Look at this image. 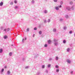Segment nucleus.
Wrapping results in <instances>:
<instances>
[{
  "label": "nucleus",
  "instance_id": "24",
  "mask_svg": "<svg viewBox=\"0 0 75 75\" xmlns=\"http://www.w3.org/2000/svg\"><path fill=\"white\" fill-rule=\"evenodd\" d=\"M72 31H70L69 32V34H72Z\"/></svg>",
  "mask_w": 75,
  "mask_h": 75
},
{
  "label": "nucleus",
  "instance_id": "34",
  "mask_svg": "<svg viewBox=\"0 0 75 75\" xmlns=\"http://www.w3.org/2000/svg\"><path fill=\"white\" fill-rule=\"evenodd\" d=\"M4 71V69H2V72H3Z\"/></svg>",
  "mask_w": 75,
  "mask_h": 75
},
{
  "label": "nucleus",
  "instance_id": "25",
  "mask_svg": "<svg viewBox=\"0 0 75 75\" xmlns=\"http://www.w3.org/2000/svg\"><path fill=\"white\" fill-rule=\"evenodd\" d=\"M56 60H58V57H56Z\"/></svg>",
  "mask_w": 75,
  "mask_h": 75
},
{
  "label": "nucleus",
  "instance_id": "46",
  "mask_svg": "<svg viewBox=\"0 0 75 75\" xmlns=\"http://www.w3.org/2000/svg\"><path fill=\"white\" fill-rule=\"evenodd\" d=\"M50 59V60H51L52 59Z\"/></svg>",
  "mask_w": 75,
  "mask_h": 75
},
{
  "label": "nucleus",
  "instance_id": "6",
  "mask_svg": "<svg viewBox=\"0 0 75 75\" xmlns=\"http://www.w3.org/2000/svg\"><path fill=\"white\" fill-rule=\"evenodd\" d=\"M67 63H68L69 64H70L71 63V61L69 59H68L67 60Z\"/></svg>",
  "mask_w": 75,
  "mask_h": 75
},
{
  "label": "nucleus",
  "instance_id": "12",
  "mask_svg": "<svg viewBox=\"0 0 75 75\" xmlns=\"http://www.w3.org/2000/svg\"><path fill=\"white\" fill-rule=\"evenodd\" d=\"M7 74H8V75H9V74H10V72L9 71H7Z\"/></svg>",
  "mask_w": 75,
  "mask_h": 75
},
{
  "label": "nucleus",
  "instance_id": "28",
  "mask_svg": "<svg viewBox=\"0 0 75 75\" xmlns=\"http://www.w3.org/2000/svg\"><path fill=\"white\" fill-rule=\"evenodd\" d=\"M66 18H68V15H66Z\"/></svg>",
  "mask_w": 75,
  "mask_h": 75
},
{
  "label": "nucleus",
  "instance_id": "38",
  "mask_svg": "<svg viewBox=\"0 0 75 75\" xmlns=\"http://www.w3.org/2000/svg\"><path fill=\"white\" fill-rule=\"evenodd\" d=\"M35 37V34H34L33 35V37Z\"/></svg>",
  "mask_w": 75,
  "mask_h": 75
},
{
  "label": "nucleus",
  "instance_id": "22",
  "mask_svg": "<svg viewBox=\"0 0 75 75\" xmlns=\"http://www.w3.org/2000/svg\"><path fill=\"white\" fill-rule=\"evenodd\" d=\"M45 47H47V44H45Z\"/></svg>",
  "mask_w": 75,
  "mask_h": 75
},
{
  "label": "nucleus",
  "instance_id": "10",
  "mask_svg": "<svg viewBox=\"0 0 75 75\" xmlns=\"http://www.w3.org/2000/svg\"><path fill=\"white\" fill-rule=\"evenodd\" d=\"M70 4L71 5L72 4H73V2L72 1H70Z\"/></svg>",
  "mask_w": 75,
  "mask_h": 75
},
{
  "label": "nucleus",
  "instance_id": "49",
  "mask_svg": "<svg viewBox=\"0 0 75 75\" xmlns=\"http://www.w3.org/2000/svg\"><path fill=\"white\" fill-rule=\"evenodd\" d=\"M75 1V0H74Z\"/></svg>",
  "mask_w": 75,
  "mask_h": 75
},
{
  "label": "nucleus",
  "instance_id": "41",
  "mask_svg": "<svg viewBox=\"0 0 75 75\" xmlns=\"http://www.w3.org/2000/svg\"><path fill=\"white\" fill-rule=\"evenodd\" d=\"M23 41H24V39H23L22 40V42H23Z\"/></svg>",
  "mask_w": 75,
  "mask_h": 75
},
{
  "label": "nucleus",
  "instance_id": "36",
  "mask_svg": "<svg viewBox=\"0 0 75 75\" xmlns=\"http://www.w3.org/2000/svg\"><path fill=\"white\" fill-rule=\"evenodd\" d=\"M6 30H7V29H4V30L5 31H6Z\"/></svg>",
  "mask_w": 75,
  "mask_h": 75
},
{
  "label": "nucleus",
  "instance_id": "37",
  "mask_svg": "<svg viewBox=\"0 0 75 75\" xmlns=\"http://www.w3.org/2000/svg\"><path fill=\"white\" fill-rule=\"evenodd\" d=\"M45 13H47V11H45Z\"/></svg>",
  "mask_w": 75,
  "mask_h": 75
},
{
  "label": "nucleus",
  "instance_id": "29",
  "mask_svg": "<svg viewBox=\"0 0 75 75\" xmlns=\"http://www.w3.org/2000/svg\"><path fill=\"white\" fill-rule=\"evenodd\" d=\"M34 30H37V28H34Z\"/></svg>",
  "mask_w": 75,
  "mask_h": 75
},
{
  "label": "nucleus",
  "instance_id": "7",
  "mask_svg": "<svg viewBox=\"0 0 75 75\" xmlns=\"http://www.w3.org/2000/svg\"><path fill=\"white\" fill-rule=\"evenodd\" d=\"M4 39H6V38H8V37L7 36V35H5L4 36Z\"/></svg>",
  "mask_w": 75,
  "mask_h": 75
},
{
  "label": "nucleus",
  "instance_id": "48",
  "mask_svg": "<svg viewBox=\"0 0 75 75\" xmlns=\"http://www.w3.org/2000/svg\"><path fill=\"white\" fill-rule=\"evenodd\" d=\"M54 41H55V40H54Z\"/></svg>",
  "mask_w": 75,
  "mask_h": 75
},
{
  "label": "nucleus",
  "instance_id": "5",
  "mask_svg": "<svg viewBox=\"0 0 75 75\" xmlns=\"http://www.w3.org/2000/svg\"><path fill=\"white\" fill-rule=\"evenodd\" d=\"M75 6L74 5H73L72 6L71 8V10H74V6Z\"/></svg>",
  "mask_w": 75,
  "mask_h": 75
},
{
  "label": "nucleus",
  "instance_id": "40",
  "mask_svg": "<svg viewBox=\"0 0 75 75\" xmlns=\"http://www.w3.org/2000/svg\"><path fill=\"white\" fill-rule=\"evenodd\" d=\"M44 22H45V23H46V20H45L44 21Z\"/></svg>",
  "mask_w": 75,
  "mask_h": 75
},
{
  "label": "nucleus",
  "instance_id": "2",
  "mask_svg": "<svg viewBox=\"0 0 75 75\" xmlns=\"http://www.w3.org/2000/svg\"><path fill=\"white\" fill-rule=\"evenodd\" d=\"M31 3L32 4H34V3H35V1L34 0H32L31 1Z\"/></svg>",
  "mask_w": 75,
  "mask_h": 75
},
{
  "label": "nucleus",
  "instance_id": "16",
  "mask_svg": "<svg viewBox=\"0 0 75 75\" xmlns=\"http://www.w3.org/2000/svg\"><path fill=\"white\" fill-rule=\"evenodd\" d=\"M39 33L40 34H42V32L41 31H40L39 32Z\"/></svg>",
  "mask_w": 75,
  "mask_h": 75
},
{
  "label": "nucleus",
  "instance_id": "17",
  "mask_svg": "<svg viewBox=\"0 0 75 75\" xmlns=\"http://www.w3.org/2000/svg\"><path fill=\"white\" fill-rule=\"evenodd\" d=\"M13 2H11L10 3V5H13Z\"/></svg>",
  "mask_w": 75,
  "mask_h": 75
},
{
  "label": "nucleus",
  "instance_id": "11",
  "mask_svg": "<svg viewBox=\"0 0 75 75\" xmlns=\"http://www.w3.org/2000/svg\"><path fill=\"white\" fill-rule=\"evenodd\" d=\"M60 4L61 5H62V4H63V1H60Z\"/></svg>",
  "mask_w": 75,
  "mask_h": 75
},
{
  "label": "nucleus",
  "instance_id": "20",
  "mask_svg": "<svg viewBox=\"0 0 75 75\" xmlns=\"http://www.w3.org/2000/svg\"><path fill=\"white\" fill-rule=\"evenodd\" d=\"M48 68H50L51 67V64H49L47 66Z\"/></svg>",
  "mask_w": 75,
  "mask_h": 75
},
{
  "label": "nucleus",
  "instance_id": "39",
  "mask_svg": "<svg viewBox=\"0 0 75 75\" xmlns=\"http://www.w3.org/2000/svg\"><path fill=\"white\" fill-rule=\"evenodd\" d=\"M5 68H7V67L6 66H5Z\"/></svg>",
  "mask_w": 75,
  "mask_h": 75
},
{
  "label": "nucleus",
  "instance_id": "15",
  "mask_svg": "<svg viewBox=\"0 0 75 75\" xmlns=\"http://www.w3.org/2000/svg\"><path fill=\"white\" fill-rule=\"evenodd\" d=\"M67 52H69V48H68L67 49Z\"/></svg>",
  "mask_w": 75,
  "mask_h": 75
},
{
  "label": "nucleus",
  "instance_id": "35",
  "mask_svg": "<svg viewBox=\"0 0 75 75\" xmlns=\"http://www.w3.org/2000/svg\"><path fill=\"white\" fill-rule=\"evenodd\" d=\"M27 31H29V28H27Z\"/></svg>",
  "mask_w": 75,
  "mask_h": 75
},
{
  "label": "nucleus",
  "instance_id": "31",
  "mask_svg": "<svg viewBox=\"0 0 75 75\" xmlns=\"http://www.w3.org/2000/svg\"><path fill=\"white\" fill-rule=\"evenodd\" d=\"M44 67H45V66L44 65H43L42 66V68H44Z\"/></svg>",
  "mask_w": 75,
  "mask_h": 75
},
{
  "label": "nucleus",
  "instance_id": "13",
  "mask_svg": "<svg viewBox=\"0 0 75 75\" xmlns=\"http://www.w3.org/2000/svg\"><path fill=\"white\" fill-rule=\"evenodd\" d=\"M14 8L16 9H17V8H18V6H16Z\"/></svg>",
  "mask_w": 75,
  "mask_h": 75
},
{
  "label": "nucleus",
  "instance_id": "32",
  "mask_svg": "<svg viewBox=\"0 0 75 75\" xmlns=\"http://www.w3.org/2000/svg\"><path fill=\"white\" fill-rule=\"evenodd\" d=\"M56 67L57 68H58V66H56Z\"/></svg>",
  "mask_w": 75,
  "mask_h": 75
},
{
  "label": "nucleus",
  "instance_id": "26",
  "mask_svg": "<svg viewBox=\"0 0 75 75\" xmlns=\"http://www.w3.org/2000/svg\"><path fill=\"white\" fill-rule=\"evenodd\" d=\"M56 72H59V69H57L56 71Z\"/></svg>",
  "mask_w": 75,
  "mask_h": 75
},
{
  "label": "nucleus",
  "instance_id": "4",
  "mask_svg": "<svg viewBox=\"0 0 75 75\" xmlns=\"http://www.w3.org/2000/svg\"><path fill=\"white\" fill-rule=\"evenodd\" d=\"M3 5V2H1L0 3V6H2Z\"/></svg>",
  "mask_w": 75,
  "mask_h": 75
},
{
  "label": "nucleus",
  "instance_id": "33",
  "mask_svg": "<svg viewBox=\"0 0 75 75\" xmlns=\"http://www.w3.org/2000/svg\"><path fill=\"white\" fill-rule=\"evenodd\" d=\"M55 45H57V43H55L54 44Z\"/></svg>",
  "mask_w": 75,
  "mask_h": 75
},
{
  "label": "nucleus",
  "instance_id": "43",
  "mask_svg": "<svg viewBox=\"0 0 75 75\" xmlns=\"http://www.w3.org/2000/svg\"><path fill=\"white\" fill-rule=\"evenodd\" d=\"M45 1H47V0H45Z\"/></svg>",
  "mask_w": 75,
  "mask_h": 75
},
{
  "label": "nucleus",
  "instance_id": "47",
  "mask_svg": "<svg viewBox=\"0 0 75 75\" xmlns=\"http://www.w3.org/2000/svg\"><path fill=\"white\" fill-rule=\"evenodd\" d=\"M62 19H61V20H60V21H62Z\"/></svg>",
  "mask_w": 75,
  "mask_h": 75
},
{
  "label": "nucleus",
  "instance_id": "8",
  "mask_svg": "<svg viewBox=\"0 0 75 75\" xmlns=\"http://www.w3.org/2000/svg\"><path fill=\"white\" fill-rule=\"evenodd\" d=\"M51 42V41L50 40H49L48 41V42L49 44H50Z\"/></svg>",
  "mask_w": 75,
  "mask_h": 75
},
{
  "label": "nucleus",
  "instance_id": "42",
  "mask_svg": "<svg viewBox=\"0 0 75 75\" xmlns=\"http://www.w3.org/2000/svg\"><path fill=\"white\" fill-rule=\"evenodd\" d=\"M72 72H73V71H71V73L72 74Z\"/></svg>",
  "mask_w": 75,
  "mask_h": 75
},
{
  "label": "nucleus",
  "instance_id": "14",
  "mask_svg": "<svg viewBox=\"0 0 75 75\" xmlns=\"http://www.w3.org/2000/svg\"><path fill=\"white\" fill-rule=\"evenodd\" d=\"M54 2H55V3H57L58 1V0H53Z\"/></svg>",
  "mask_w": 75,
  "mask_h": 75
},
{
  "label": "nucleus",
  "instance_id": "44",
  "mask_svg": "<svg viewBox=\"0 0 75 75\" xmlns=\"http://www.w3.org/2000/svg\"><path fill=\"white\" fill-rule=\"evenodd\" d=\"M25 40H26V38H25Z\"/></svg>",
  "mask_w": 75,
  "mask_h": 75
},
{
  "label": "nucleus",
  "instance_id": "1",
  "mask_svg": "<svg viewBox=\"0 0 75 75\" xmlns=\"http://www.w3.org/2000/svg\"><path fill=\"white\" fill-rule=\"evenodd\" d=\"M61 7H62V6L60 5L59 6H58L57 7H55V8L56 10H58L59 8H61Z\"/></svg>",
  "mask_w": 75,
  "mask_h": 75
},
{
  "label": "nucleus",
  "instance_id": "30",
  "mask_svg": "<svg viewBox=\"0 0 75 75\" xmlns=\"http://www.w3.org/2000/svg\"><path fill=\"white\" fill-rule=\"evenodd\" d=\"M48 21L49 22H50V19H49L48 20Z\"/></svg>",
  "mask_w": 75,
  "mask_h": 75
},
{
  "label": "nucleus",
  "instance_id": "27",
  "mask_svg": "<svg viewBox=\"0 0 75 75\" xmlns=\"http://www.w3.org/2000/svg\"><path fill=\"white\" fill-rule=\"evenodd\" d=\"M9 30H10V29L8 28V29H7V31H9Z\"/></svg>",
  "mask_w": 75,
  "mask_h": 75
},
{
  "label": "nucleus",
  "instance_id": "9",
  "mask_svg": "<svg viewBox=\"0 0 75 75\" xmlns=\"http://www.w3.org/2000/svg\"><path fill=\"white\" fill-rule=\"evenodd\" d=\"M3 52V49H0V53H1Z\"/></svg>",
  "mask_w": 75,
  "mask_h": 75
},
{
  "label": "nucleus",
  "instance_id": "19",
  "mask_svg": "<svg viewBox=\"0 0 75 75\" xmlns=\"http://www.w3.org/2000/svg\"><path fill=\"white\" fill-rule=\"evenodd\" d=\"M9 54L10 56H11V55H12V53L11 52Z\"/></svg>",
  "mask_w": 75,
  "mask_h": 75
},
{
  "label": "nucleus",
  "instance_id": "3",
  "mask_svg": "<svg viewBox=\"0 0 75 75\" xmlns=\"http://www.w3.org/2000/svg\"><path fill=\"white\" fill-rule=\"evenodd\" d=\"M66 8L67 10H70L71 9V7L69 6H67L66 7Z\"/></svg>",
  "mask_w": 75,
  "mask_h": 75
},
{
  "label": "nucleus",
  "instance_id": "45",
  "mask_svg": "<svg viewBox=\"0 0 75 75\" xmlns=\"http://www.w3.org/2000/svg\"><path fill=\"white\" fill-rule=\"evenodd\" d=\"M28 68V67H26V68Z\"/></svg>",
  "mask_w": 75,
  "mask_h": 75
},
{
  "label": "nucleus",
  "instance_id": "23",
  "mask_svg": "<svg viewBox=\"0 0 75 75\" xmlns=\"http://www.w3.org/2000/svg\"><path fill=\"white\" fill-rule=\"evenodd\" d=\"M63 43H64V44H65V42H66V41H65V40H64L63 41Z\"/></svg>",
  "mask_w": 75,
  "mask_h": 75
},
{
  "label": "nucleus",
  "instance_id": "21",
  "mask_svg": "<svg viewBox=\"0 0 75 75\" xmlns=\"http://www.w3.org/2000/svg\"><path fill=\"white\" fill-rule=\"evenodd\" d=\"M17 1L16 0H15L14 1V3H15V4L17 3Z\"/></svg>",
  "mask_w": 75,
  "mask_h": 75
},
{
  "label": "nucleus",
  "instance_id": "18",
  "mask_svg": "<svg viewBox=\"0 0 75 75\" xmlns=\"http://www.w3.org/2000/svg\"><path fill=\"white\" fill-rule=\"evenodd\" d=\"M53 31L54 32H55V31H56V29H53Z\"/></svg>",
  "mask_w": 75,
  "mask_h": 75
}]
</instances>
